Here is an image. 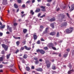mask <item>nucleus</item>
<instances>
[{
    "label": "nucleus",
    "mask_w": 74,
    "mask_h": 74,
    "mask_svg": "<svg viewBox=\"0 0 74 74\" xmlns=\"http://www.w3.org/2000/svg\"><path fill=\"white\" fill-rule=\"evenodd\" d=\"M73 30H74V29L73 27H70L69 29H67L66 30V33L69 34V33H71L73 32Z\"/></svg>",
    "instance_id": "nucleus-1"
},
{
    "label": "nucleus",
    "mask_w": 74,
    "mask_h": 74,
    "mask_svg": "<svg viewBox=\"0 0 74 74\" xmlns=\"http://www.w3.org/2000/svg\"><path fill=\"white\" fill-rule=\"evenodd\" d=\"M45 63L46 64V66L47 69H49L50 67H51V63L49 61L47 60L45 61Z\"/></svg>",
    "instance_id": "nucleus-2"
},
{
    "label": "nucleus",
    "mask_w": 74,
    "mask_h": 74,
    "mask_svg": "<svg viewBox=\"0 0 74 74\" xmlns=\"http://www.w3.org/2000/svg\"><path fill=\"white\" fill-rule=\"evenodd\" d=\"M36 52L38 53L39 52L40 53L42 54V55L45 53V51L42 49H38L36 50Z\"/></svg>",
    "instance_id": "nucleus-3"
},
{
    "label": "nucleus",
    "mask_w": 74,
    "mask_h": 74,
    "mask_svg": "<svg viewBox=\"0 0 74 74\" xmlns=\"http://www.w3.org/2000/svg\"><path fill=\"white\" fill-rule=\"evenodd\" d=\"M1 45L2 48L4 49L5 51H7L8 50V45H6L4 44H2Z\"/></svg>",
    "instance_id": "nucleus-4"
},
{
    "label": "nucleus",
    "mask_w": 74,
    "mask_h": 74,
    "mask_svg": "<svg viewBox=\"0 0 74 74\" xmlns=\"http://www.w3.org/2000/svg\"><path fill=\"white\" fill-rule=\"evenodd\" d=\"M67 25V24L66 22H64L62 23L60 25L61 27H64Z\"/></svg>",
    "instance_id": "nucleus-5"
},
{
    "label": "nucleus",
    "mask_w": 74,
    "mask_h": 74,
    "mask_svg": "<svg viewBox=\"0 0 74 74\" xmlns=\"http://www.w3.org/2000/svg\"><path fill=\"white\" fill-rule=\"evenodd\" d=\"M65 15L64 14H60V18L62 20H63V19L64 18Z\"/></svg>",
    "instance_id": "nucleus-6"
},
{
    "label": "nucleus",
    "mask_w": 74,
    "mask_h": 74,
    "mask_svg": "<svg viewBox=\"0 0 74 74\" xmlns=\"http://www.w3.org/2000/svg\"><path fill=\"white\" fill-rule=\"evenodd\" d=\"M40 8H42V10H41V11H46L45 10V7L43 6H41L40 7Z\"/></svg>",
    "instance_id": "nucleus-7"
},
{
    "label": "nucleus",
    "mask_w": 74,
    "mask_h": 74,
    "mask_svg": "<svg viewBox=\"0 0 74 74\" xmlns=\"http://www.w3.org/2000/svg\"><path fill=\"white\" fill-rule=\"evenodd\" d=\"M73 72H74V70L71 69L68 71L67 72V73L68 74H71V73H72Z\"/></svg>",
    "instance_id": "nucleus-8"
},
{
    "label": "nucleus",
    "mask_w": 74,
    "mask_h": 74,
    "mask_svg": "<svg viewBox=\"0 0 74 74\" xmlns=\"http://www.w3.org/2000/svg\"><path fill=\"white\" fill-rule=\"evenodd\" d=\"M3 3L4 5L7 4V0H3Z\"/></svg>",
    "instance_id": "nucleus-9"
},
{
    "label": "nucleus",
    "mask_w": 74,
    "mask_h": 74,
    "mask_svg": "<svg viewBox=\"0 0 74 74\" xmlns=\"http://www.w3.org/2000/svg\"><path fill=\"white\" fill-rule=\"evenodd\" d=\"M24 48L26 49V50H27V51H29V50H30V49H31V48L28 47L26 46H25Z\"/></svg>",
    "instance_id": "nucleus-10"
},
{
    "label": "nucleus",
    "mask_w": 74,
    "mask_h": 74,
    "mask_svg": "<svg viewBox=\"0 0 74 74\" xmlns=\"http://www.w3.org/2000/svg\"><path fill=\"white\" fill-rule=\"evenodd\" d=\"M49 34L51 36H54L56 34V32H51Z\"/></svg>",
    "instance_id": "nucleus-11"
},
{
    "label": "nucleus",
    "mask_w": 74,
    "mask_h": 74,
    "mask_svg": "<svg viewBox=\"0 0 74 74\" xmlns=\"http://www.w3.org/2000/svg\"><path fill=\"white\" fill-rule=\"evenodd\" d=\"M33 37L34 39V40H37V35L35 34H34Z\"/></svg>",
    "instance_id": "nucleus-12"
},
{
    "label": "nucleus",
    "mask_w": 74,
    "mask_h": 74,
    "mask_svg": "<svg viewBox=\"0 0 74 74\" xmlns=\"http://www.w3.org/2000/svg\"><path fill=\"white\" fill-rule=\"evenodd\" d=\"M55 20H56V19L55 18H51V19L49 20V21L50 22H54L55 21Z\"/></svg>",
    "instance_id": "nucleus-13"
},
{
    "label": "nucleus",
    "mask_w": 74,
    "mask_h": 74,
    "mask_svg": "<svg viewBox=\"0 0 74 74\" xmlns=\"http://www.w3.org/2000/svg\"><path fill=\"white\" fill-rule=\"evenodd\" d=\"M49 47H51L52 48V47L54 46V45H53V44L51 43L49 44Z\"/></svg>",
    "instance_id": "nucleus-14"
},
{
    "label": "nucleus",
    "mask_w": 74,
    "mask_h": 74,
    "mask_svg": "<svg viewBox=\"0 0 74 74\" xmlns=\"http://www.w3.org/2000/svg\"><path fill=\"white\" fill-rule=\"evenodd\" d=\"M67 56H68V53L67 52H66V53H65L63 55V57L66 58Z\"/></svg>",
    "instance_id": "nucleus-15"
},
{
    "label": "nucleus",
    "mask_w": 74,
    "mask_h": 74,
    "mask_svg": "<svg viewBox=\"0 0 74 74\" xmlns=\"http://www.w3.org/2000/svg\"><path fill=\"white\" fill-rule=\"evenodd\" d=\"M36 71H40L41 72L42 71V68H40L38 69H36Z\"/></svg>",
    "instance_id": "nucleus-16"
},
{
    "label": "nucleus",
    "mask_w": 74,
    "mask_h": 74,
    "mask_svg": "<svg viewBox=\"0 0 74 74\" xmlns=\"http://www.w3.org/2000/svg\"><path fill=\"white\" fill-rule=\"evenodd\" d=\"M51 27H52V29H54L55 28V26H54V24L53 23H52L50 24Z\"/></svg>",
    "instance_id": "nucleus-17"
},
{
    "label": "nucleus",
    "mask_w": 74,
    "mask_h": 74,
    "mask_svg": "<svg viewBox=\"0 0 74 74\" xmlns=\"http://www.w3.org/2000/svg\"><path fill=\"white\" fill-rule=\"evenodd\" d=\"M74 9V5L73 4L71 5V8L70 9V11H73V10Z\"/></svg>",
    "instance_id": "nucleus-18"
},
{
    "label": "nucleus",
    "mask_w": 74,
    "mask_h": 74,
    "mask_svg": "<svg viewBox=\"0 0 74 74\" xmlns=\"http://www.w3.org/2000/svg\"><path fill=\"white\" fill-rule=\"evenodd\" d=\"M40 11V9L37 8L35 11V12L36 13L39 12Z\"/></svg>",
    "instance_id": "nucleus-19"
},
{
    "label": "nucleus",
    "mask_w": 74,
    "mask_h": 74,
    "mask_svg": "<svg viewBox=\"0 0 74 74\" xmlns=\"http://www.w3.org/2000/svg\"><path fill=\"white\" fill-rule=\"evenodd\" d=\"M14 7L15 8H18V5L16 4V3H14Z\"/></svg>",
    "instance_id": "nucleus-20"
},
{
    "label": "nucleus",
    "mask_w": 74,
    "mask_h": 74,
    "mask_svg": "<svg viewBox=\"0 0 74 74\" xmlns=\"http://www.w3.org/2000/svg\"><path fill=\"white\" fill-rule=\"evenodd\" d=\"M11 55V54L10 53L9 54H7L6 56V58L7 59H10V56Z\"/></svg>",
    "instance_id": "nucleus-21"
},
{
    "label": "nucleus",
    "mask_w": 74,
    "mask_h": 74,
    "mask_svg": "<svg viewBox=\"0 0 74 74\" xmlns=\"http://www.w3.org/2000/svg\"><path fill=\"white\" fill-rule=\"evenodd\" d=\"M30 14H31L32 15H33L34 14V12H33V10H31L30 11V12H29Z\"/></svg>",
    "instance_id": "nucleus-22"
},
{
    "label": "nucleus",
    "mask_w": 74,
    "mask_h": 74,
    "mask_svg": "<svg viewBox=\"0 0 74 74\" xmlns=\"http://www.w3.org/2000/svg\"><path fill=\"white\" fill-rule=\"evenodd\" d=\"M27 32V30L26 29H24L23 30V32L24 33H26Z\"/></svg>",
    "instance_id": "nucleus-23"
},
{
    "label": "nucleus",
    "mask_w": 74,
    "mask_h": 74,
    "mask_svg": "<svg viewBox=\"0 0 74 74\" xmlns=\"http://www.w3.org/2000/svg\"><path fill=\"white\" fill-rule=\"evenodd\" d=\"M27 58V54H24L23 56V58L24 59H26Z\"/></svg>",
    "instance_id": "nucleus-24"
},
{
    "label": "nucleus",
    "mask_w": 74,
    "mask_h": 74,
    "mask_svg": "<svg viewBox=\"0 0 74 74\" xmlns=\"http://www.w3.org/2000/svg\"><path fill=\"white\" fill-rule=\"evenodd\" d=\"M0 27L1 29L4 28H5V25H3L2 26H1Z\"/></svg>",
    "instance_id": "nucleus-25"
},
{
    "label": "nucleus",
    "mask_w": 74,
    "mask_h": 74,
    "mask_svg": "<svg viewBox=\"0 0 74 74\" xmlns=\"http://www.w3.org/2000/svg\"><path fill=\"white\" fill-rule=\"evenodd\" d=\"M3 57H0V63H1V62H3Z\"/></svg>",
    "instance_id": "nucleus-26"
},
{
    "label": "nucleus",
    "mask_w": 74,
    "mask_h": 74,
    "mask_svg": "<svg viewBox=\"0 0 74 74\" xmlns=\"http://www.w3.org/2000/svg\"><path fill=\"white\" fill-rule=\"evenodd\" d=\"M16 43L17 46H19V44L20 43L19 41H17L16 42Z\"/></svg>",
    "instance_id": "nucleus-27"
},
{
    "label": "nucleus",
    "mask_w": 74,
    "mask_h": 74,
    "mask_svg": "<svg viewBox=\"0 0 74 74\" xmlns=\"http://www.w3.org/2000/svg\"><path fill=\"white\" fill-rule=\"evenodd\" d=\"M52 69L53 70H55L56 69V66L54 65L52 66Z\"/></svg>",
    "instance_id": "nucleus-28"
},
{
    "label": "nucleus",
    "mask_w": 74,
    "mask_h": 74,
    "mask_svg": "<svg viewBox=\"0 0 74 74\" xmlns=\"http://www.w3.org/2000/svg\"><path fill=\"white\" fill-rule=\"evenodd\" d=\"M56 36L57 37H59V36H60V34H59V32H58L57 33Z\"/></svg>",
    "instance_id": "nucleus-29"
},
{
    "label": "nucleus",
    "mask_w": 74,
    "mask_h": 74,
    "mask_svg": "<svg viewBox=\"0 0 74 74\" xmlns=\"http://www.w3.org/2000/svg\"><path fill=\"white\" fill-rule=\"evenodd\" d=\"M13 37H14V38H15V39H21V37H15V36H13Z\"/></svg>",
    "instance_id": "nucleus-30"
},
{
    "label": "nucleus",
    "mask_w": 74,
    "mask_h": 74,
    "mask_svg": "<svg viewBox=\"0 0 74 74\" xmlns=\"http://www.w3.org/2000/svg\"><path fill=\"white\" fill-rule=\"evenodd\" d=\"M26 69H27V71H30V68H29V67L28 66H27L26 67Z\"/></svg>",
    "instance_id": "nucleus-31"
},
{
    "label": "nucleus",
    "mask_w": 74,
    "mask_h": 74,
    "mask_svg": "<svg viewBox=\"0 0 74 74\" xmlns=\"http://www.w3.org/2000/svg\"><path fill=\"white\" fill-rule=\"evenodd\" d=\"M10 71H11V72H12L13 73H15V71L14 70V69H12L11 68L10 69Z\"/></svg>",
    "instance_id": "nucleus-32"
},
{
    "label": "nucleus",
    "mask_w": 74,
    "mask_h": 74,
    "mask_svg": "<svg viewBox=\"0 0 74 74\" xmlns=\"http://www.w3.org/2000/svg\"><path fill=\"white\" fill-rule=\"evenodd\" d=\"M24 47H21L20 49V51H23V50H24Z\"/></svg>",
    "instance_id": "nucleus-33"
},
{
    "label": "nucleus",
    "mask_w": 74,
    "mask_h": 74,
    "mask_svg": "<svg viewBox=\"0 0 74 74\" xmlns=\"http://www.w3.org/2000/svg\"><path fill=\"white\" fill-rule=\"evenodd\" d=\"M17 2L19 4H20L22 2V0H17Z\"/></svg>",
    "instance_id": "nucleus-34"
},
{
    "label": "nucleus",
    "mask_w": 74,
    "mask_h": 74,
    "mask_svg": "<svg viewBox=\"0 0 74 74\" xmlns=\"http://www.w3.org/2000/svg\"><path fill=\"white\" fill-rule=\"evenodd\" d=\"M9 30L10 32H12V28L11 27L9 28Z\"/></svg>",
    "instance_id": "nucleus-35"
},
{
    "label": "nucleus",
    "mask_w": 74,
    "mask_h": 74,
    "mask_svg": "<svg viewBox=\"0 0 74 74\" xmlns=\"http://www.w3.org/2000/svg\"><path fill=\"white\" fill-rule=\"evenodd\" d=\"M33 59L34 60H36V61L38 60V58L37 57H34L33 58Z\"/></svg>",
    "instance_id": "nucleus-36"
},
{
    "label": "nucleus",
    "mask_w": 74,
    "mask_h": 74,
    "mask_svg": "<svg viewBox=\"0 0 74 74\" xmlns=\"http://www.w3.org/2000/svg\"><path fill=\"white\" fill-rule=\"evenodd\" d=\"M52 49H53V50H55V51H56V50H57V49H56V48L55 47H52Z\"/></svg>",
    "instance_id": "nucleus-37"
},
{
    "label": "nucleus",
    "mask_w": 74,
    "mask_h": 74,
    "mask_svg": "<svg viewBox=\"0 0 74 74\" xmlns=\"http://www.w3.org/2000/svg\"><path fill=\"white\" fill-rule=\"evenodd\" d=\"M45 15L44 14V15H43L42 16H40V18H43V17H45Z\"/></svg>",
    "instance_id": "nucleus-38"
},
{
    "label": "nucleus",
    "mask_w": 74,
    "mask_h": 74,
    "mask_svg": "<svg viewBox=\"0 0 74 74\" xmlns=\"http://www.w3.org/2000/svg\"><path fill=\"white\" fill-rule=\"evenodd\" d=\"M13 25L14 26H17V25H18V23H14Z\"/></svg>",
    "instance_id": "nucleus-39"
},
{
    "label": "nucleus",
    "mask_w": 74,
    "mask_h": 74,
    "mask_svg": "<svg viewBox=\"0 0 74 74\" xmlns=\"http://www.w3.org/2000/svg\"><path fill=\"white\" fill-rule=\"evenodd\" d=\"M40 43L41 42H40V40H38L37 41V44H40Z\"/></svg>",
    "instance_id": "nucleus-40"
},
{
    "label": "nucleus",
    "mask_w": 74,
    "mask_h": 74,
    "mask_svg": "<svg viewBox=\"0 0 74 74\" xmlns=\"http://www.w3.org/2000/svg\"><path fill=\"white\" fill-rule=\"evenodd\" d=\"M35 64H38V63H39V62H38V60H37V61H36L35 62Z\"/></svg>",
    "instance_id": "nucleus-41"
},
{
    "label": "nucleus",
    "mask_w": 74,
    "mask_h": 74,
    "mask_svg": "<svg viewBox=\"0 0 74 74\" xmlns=\"http://www.w3.org/2000/svg\"><path fill=\"white\" fill-rule=\"evenodd\" d=\"M43 49H45V50H47L48 49V47H45L43 48Z\"/></svg>",
    "instance_id": "nucleus-42"
},
{
    "label": "nucleus",
    "mask_w": 74,
    "mask_h": 74,
    "mask_svg": "<svg viewBox=\"0 0 74 74\" xmlns=\"http://www.w3.org/2000/svg\"><path fill=\"white\" fill-rule=\"evenodd\" d=\"M22 43L23 44V45H25V44H26V41L25 40H24Z\"/></svg>",
    "instance_id": "nucleus-43"
},
{
    "label": "nucleus",
    "mask_w": 74,
    "mask_h": 74,
    "mask_svg": "<svg viewBox=\"0 0 74 74\" xmlns=\"http://www.w3.org/2000/svg\"><path fill=\"white\" fill-rule=\"evenodd\" d=\"M66 15L68 17H69V18H70V17L69 16V14L68 13H66Z\"/></svg>",
    "instance_id": "nucleus-44"
},
{
    "label": "nucleus",
    "mask_w": 74,
    "mask_h": 74,
    "mask_svg": "<svg viewBox=\"0 0 74 74\" xmlns=\"http://www.w3.org/2000/svg\"><path fill=\"white\" fill-rule=\"evenodd\" d=\"M48 29H49V28L48 27H47L45 29V31H46V32H48Z\"/></svg>",
    "instance_id": "nucleus-45"
},
{
    "label": "nucleus",
    "mask_w": 74,
    "mask_h": 74,
    "mask_svg": "<svg viewBox=\"0 0 74 74\" xmlns=\"http://www.w3.org/2000/svg\"><path fill=\"white\" fill-rule=\"evenodd\" d=\"M22 8H25V7H26V6H25V4H23V5L22 6Z\"/></svg>",
    "instance_id": "nucleus-46"
},
{
    "label": "nucleus",
    "mask_w": 74,
    "mask_h": 74,
    "mask_svg": "<svg viewBox=\"0 0 74 74\" xmlns=\"http://www.w3.org/2000/svg\"><path fill=\"white\" fill-rule=\"evenodd\" d=\"M22 62L23 63H25V60L24 59H23L22 60Z\"/></svg>",
    "instance_id": "nucleus-47"
},
{
    "label": "nucleus",
    "mask_w": 74,
    "mask_h": 74,
    "mask_svg": "<svg viewBox=\"0 0 74 74\" xmlns=\"http://www.w3.org/2000/svg\"><path fill=\"white\" fill-rule=\"evenodd\" d=\"M48 33V32H47V31H44L43 32V34H45L46 33Z\"/></svg>",
    "instance_id": "nucleus-48"
},
{
    "label": "nucleus",
    "mask_w": 74,
    "mask_h": 74,
    "mask_svg": "<svg viewBox=\"0 0 74 74\" xmlns=\"http://www.w3.org/2000/svg\"><path fill=\"white\" fill-rule=\"evenodd\" d=\"M18 21V22H21V21H22V19L21 18L19 19Z\"/></svg>",
    "instance_id": "nucleus-49"
},
{
    "label": "nucleus",
    "mask_w": 74,
    "mask_h": 74,
    "mask_svg": "<svg viewBox=\"0 0 74 74\" xmlns=\"http://www.w3.org/2000/svg\"><path fill=\"white\" fill-rule=\"evenodd\" d=\"M46 5L47 6H48V7H49L50 6V3H48Z\"/></svg>",
    "instance_id": "nucleus-50"
},
{
    "label": "nucleus",
    "mask_w": 74,
    "mask_h": 74,
    "mask_svg": "<svg viewBox=\"0 0 74 74\" xmlns=\"http://www.w3.org/2000/svg\"><path fill=\"white\" fill-rule=\"evenodd\" d=\"M3 65H0V69L3 68Z\"/></svg>",
    "instance_id": "nucleus-51"
},
{
    "label": "nucleus",
    "mask_w": 74,
    "mask_h": 74,
    "mask_svg": "<svg viewBox=\"0 0 74 74\" xmlns=\"http://www.w3.org/2000/svg\"><path fill=\"white\" fill-rule=\"evenodd\" d=\"M25 15H26V14H23L21 16L22 18H23V17H24V16H25Z\"/></svg>",
    "instance_id": "nucleus-52"
},
{
    "label": "nucleus",
    "mask_w": 74,
    "mask_h": 74,
    "mask_svg": "<svg viewBox=\"0 0 74 74\" xmlns=\"http://www.w3.org/2000/svg\"><path fill=\"white\" fill-rule=\"evenodd\" d=\"M40 27L41 29H43L44 27V26H43L42 25H41V26H40Z\"/></svg>",
    "instance_id": "nucleus-53"
},
{
    "label": "nucleus",
    "mask_w": 74,
    "mask_h": 74,
    "mask_svg": "<svg viewBox=\"0 0 74 74\" xmlns=\"http://www.w3.org/2000/svg\"><path fill=\"white\" fill-rule=\"evenodd\" d=\"M1 53L2 54H4V53H5L4 52V51H1Z\"/></svg>",
    "instance_id": "nucleus-54"
},
{
    "label": "nucleus",
    "mask_w": 74,
    "mask_h": 74,
    "mask_svg": "<svg viewBox=\"0 0 74 74\" xmlns=\"http://www.w3.org/2000/svg\"><path fill=\"white\" fill-rule=\"evenodd\" d=\"M40 40L41 41H45V40H44L42 38H41Z\"/></svg>",
    "instance_id": "nucleus-55"
},
{
    "label": "nucleus",
    "mask_w": 74,
    "mask_h": 74,
    "mask_svg": "<svg viewBox=\"0 0 74 74\" xmlns=\"http://www.w3.org/2000/svg\"><path fill=\"white\" fill-rule=\"evenodd\" d=\"M52 0H47V2H49V3H50V2H51V1H52Z\"/></svg>",
    "instance_id": "nucleus-56"
},
{
    "label": "nucleus",
    "mask_w": 74,
    "mask_h": 74,
    "mask_svg": "<svg viewBox=\"0 0 74 74\" xmlns=\"http://www.w3.org/2000/svg\"><path fill=\"white\" fill-rule=\"evenodd\" d=\"M40 15H41V13H39L38 15V17H39V16H40Z\"/></svg>",
    "instance_id": "nucleus-57"
},
{
    "label": "nucleus",
    "mask_w": 74,
    "mask_h": 74,
    "mask_svg": "<svg viewBox=\"0 0 74 74\" xmlns=\"http://www.w3.org/2000/svg\"><path fill=\"white\" fill-rule=\"evenodd\" d=\"M0 36H3V33L0 32Z\"/></svg>",
    "instance_id": "nucleus-58"
},
{
    "label": "nucleus",
    "mask_w": 74,
    "mask_h": 74,
    "mask_svg": "<svg viewBox=\"0 0 74 74\" xmlns=\"http://www.w3.org/2000/svg\"><path fill=\"white\" fill-rule=\"evenodd\" d=\"M7 29H9L10 28V26L9 25H7Z\"/></svg>",
    "instance_id": "nucleus-59"
},
{
    "label": "nucleus",
    "mask_w": 74,
    "mask_h": 74,
    "mask_svg": "<svg viewBox=\"0 0 74 74\" xmlns=\"http://www.w3.org/2000/svg\"><path fill=\"white\" fill-rule=\"evenodd\" d=\"M18 52H19V50L17 49L16 50V51L15 53H18Z\"/></svg>",
    "instance_id": "nucleus-60"
},
{
    "label": "nucleus",
    "mask_w": 74,
    "mask_h": 74,
    "mask_svg": "<svg viewBox=\"0 0 74 74\" xmlns=\"http://www.w3.org/2000/svg\"><path fill=\"white\" fill-rule=\"evenodd\" d=\"M66 51L67 52H70V49H66Z\"/></svg>",
    "instance_id": "nucleus-61"
},
{
    "label": "nucleus",
    "mask_w": 74,
    "mask_h": 74,
    "mask_svg": "<svg viewBox=\"0 0 74 74\" xmlns=\"http://www.w3.org/2000/svg\"><path fill=\"white\" fill-rule=\"evenodd\" d=\"M32 69H34V66H32Z\"/></svg>",
    "instance_id": "nucleus-62"
},
{
    "label": "nucleus",
    "mask_w": 74,
    "mask_h": 74,
    "mask_svg": "<svg viewBox=\"0 0 74 74\" xmlns=\"http://www.w3.org/2000/svg\"><path fill=\"white\" fill-rule=\"evenodd\" d=\"M30 1H27L26 2V3H30Z\"/></svg>",
    "instance_id": "nucleus-63"
},
{
    "label": "nucleus",
    "mask_w": 74,
    "mask_h": 74,
    "mask_svg": "<svg viewBox=\"0 0 74 74\" xmlns=\"http://www.w3.org/2000/svg\"><path fill=\"white\" fill-rule=\"evenodd\" d=\"M34 2H35V0H33L32 1V3H34Z\"/></svg>",
    "instance_id": "nucleus-64"
}]
</instances>
